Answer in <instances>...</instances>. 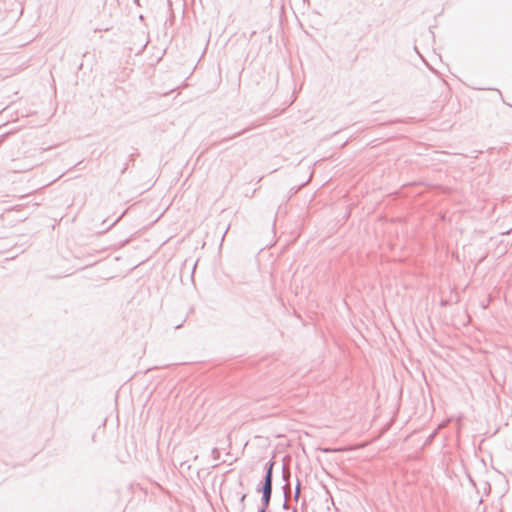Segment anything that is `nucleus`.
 <instances>
[{
    "label": "nucleus",
    "mask_w": 512,
    "mask_h": 512,
    "mask_svg": "<svg viewBox=\"0 0 512 512\" xmlns=\"http://www.w3.org/2000/svg\"><path fill=\"white\" fill-rule=\"evenodd\" d=\"M272 491V484H271V467L268 470V473L266 475L265 484L263 487V496L265 499L266 504H268L271 496Z\"/></svg>",
    "instance_id": "1"
},
{
    "label": "nucleus",
    "mask_w": 512,
    "mask_h": 512,
    "mask_svg": "<svg viewBox=\"0 0 512 512\" xmlns=\"http://www.w3.org/2000/svg\"><path fill=\"white\" fill-rule=\"evenodd\" d=\"M260 512H265L264 510H261Z\"/></svg>",
    "instance_id": "2"
}]
</instances>
